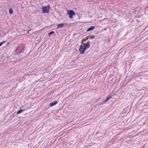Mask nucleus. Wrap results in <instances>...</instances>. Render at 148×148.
<instances>
[{
	"label": "nucleus",
	"mask_w": 148,
	"mask_h": 148,
	"mask_svg": "<svg viewBox=\"0 0 148 148\" xmlns=\"http://www.w3.org/2000/svg\"><path fill=\"white\" fill-rule=\"evenodd\" d=\"M50 6L48 5L47 6H43L42 8V12L43 14L48 13L49 12Z\"/></svg>",
	"instance_id": "nucleus-1"
},
{
	"label": "nucleus",
	"mask_w": 148,
	"mask_h": 148,
	"mask_svg": "<svg viewBox=\"0 0 148 148\" xmlns=\"http://www.w3.org/2000/svg\"><path fill=\"white\" fill-rule=\"evenodd\" d=\"M68 14L69 15L70 18H72L73 17V16L75 15V13L74 11L71 10L68 11Z\"/></svg>",
	"instance_id": "nucleus-2"
},
{
	"label": "nucleus",
	"mask_w": 148,
	"mask_h": 148,
	"mask_svg": "<svg viewBox=\"0 0 148 148\" xmlns=\"http://www.w3.org/2000/svg\"><path fill=\"white\" fill-rule=\"evenodd\" d=\"M90 42L89 41H88L86 44L84 45V49L83 51V52H84L85 50L87 48H88L90 46Z\"/></svg>",
	"instance_id": "nucleus-3"
},
{
	"label": "nucleus",
	"mask_w": 148,
	"mask_h": 148,
	"mask_svg": "<svg viewBox=\"0 0 148 148\" xmlns=\"http://www.w3.org/2000/svg\"><path fill=\"white\" fill-rule=\"evenodd\" d=\"M84 49V47L83 45H81L79 47V51L81 54H82L84 53V52H83Z\"/></svg>",
	"instance_id": "nucleus-4"
},
{
	"label": "nucleus",
	"mask_w": 148,
	"mask_h": 148,
	"mask_svg": "<svg viewBox=\"0 0 148 148\" xmlns=\"http://www.w3.org/2000/svg\"><path fill=\"white\" fill-rule=\"evenodd\" d=\"M58 102L57 101H54V102H52L49 105L51 106H54V105H56V104H57Z\"/></svg>",
	"instance_id": "nucleus-5"
},
{
	"label": "nucleus",
	"mask_w": 148,
	"mask_h": 148,
	"mask_svg": "<svg viewBox=\"0 0 148 148\" xmlns=\"http://www.w3.org/2000/svg\"><path fill=\"white\" fill-rule=\"evenodd\" d=\"M64 25V23L58 24L57 25V28L62 27Z\"/></svg>",
	"instance_id": "nucleus-6"
},
{
	"label": "nucleus",
	"mask_w": 148,
	"mask_h": 148,
	"mask_svg": "<svg viewBox=\"0 0 148 148\" xmlns=\"http://www.w3.org/2000/svg\"><path fill=\"white\" fill-rule=\"evenodd\" d=\"M95 28L94 26H92L90 27L87 30V31H88L93 30Z\"/></svg>",
	"instance_id": "nucleus-7"
},
{
	"label": "nucleus",
	"mask_w": 148,
	"mask_h": 148,
	"mask_svg": "<svg viewBox=\"0 0 148 148\" xmlns=\"http://www.w3.org/2000/svg\"><path fill=\"white\" fill-rule=\"evenodd\" d=\"M112 97V96H111L110 95H108V97L106 99V100H105V102H106L107 101H108Z\"/></svg>",
	"instance_id": "nucleus-8"
},
{
	"label": "nucleus",
	"mask_w": 148,
	"mask_h": 148,
	"mask_svg": "<svg viewBox=\"0 0 148 148\" xmlns=\"http://www.w3.org/2000/svg\"><path fill=\"white\" fill-rule=\"evenodd\" d=\"M24 110H20L17 111V114H19L21 113L23 111H24Z\"/></svg>",
	"instance_id": "nucleus-9"
},
{
	"label": "nucleus",
	"mask_w": 148,
	"mask_h": 148,
	"mask_svg": "<svg viewBox=\"0 0 148 148\" xmlns=\"http://www.w3.org/2000/svg\"><path fill=\"white\" fill-rule=\"evenodd\" d=\"M9 12L10 14H13V12L12 9H10L9 10Z\"/></svg>",
	"instance_id": "nucleus-10"
},
{
	"label": "nucleus",
	"mask_w": 148,
	"mask_h": 148,
	"mask_svg": "<svg viewBox=\"0 0 148 148\" xmlns=\"http://www.w3.org/2000/svg\"><path fill=\"white\" fill-rule=\"evenodd\" d=\"M54 32L53 31H52V32H49V36H50L51 35L54 34Z\"/></svg>",
	"instance_id": "nucleus-11"
},
{
	"label": "nucleus",
	"mask_w": 148,
	"mask_h": 148,
	"mask_svg": "<svg viewBox=\"0 0 148 148\" xmlns=\"http://www.w3.org/2000/svg\"><path fill=\"white\" fill-rule=\"evenodd\" d=\"M5 41H3L1 43H0V47L3 45V43L5 42Z\"/></svg>",
	"instance_id": "nucleus-12"
},
{
	"label": "nucleus",
	"mask_w": 148,
	"mask_h": 148,
	"mask_svg": "<svg viewBox=\"0 0 148 148\" xmlns=\"http://www.w3.org/2000/svg\"><path fill=\"white\" fill-rule=\"evenodd\" d=\"M95 38V36H92L90 37V38L94 39Z\"/></svg>",
	"instance_id": "nucleus-13"
},
{
	"label": "nucleus",
	"mask_w": 148,
	"mask_h": 148,
	"mask_svg": "<svg viewBox=\"0 0 148 148\" xmlns=\"http://www.w3.org/2000/svg\"><path fill=\"white\" fill-rule=\"evenodd\" d=\"M88 39V37L87 38H85L84 39H83L84 41H86Z\"/></svg>",
	"instance_id": "nucleus-14"
}]
</instances>
